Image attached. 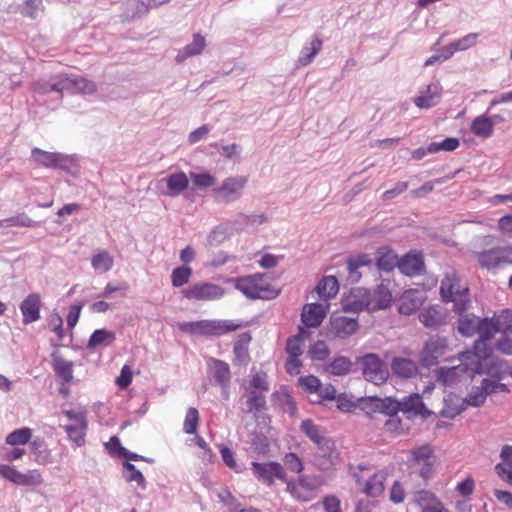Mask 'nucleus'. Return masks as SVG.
I'll use <instances>...</instances> for the list:
<instances>
[{"mask_svg":"<svg viewBox=\"0 0 512 512\" xmlns=\"http://www.w3.org/2000/svg\"><path fill=\"white\" fill-rule=\"evenodd\" d=\"M460 364L453 367H441L437 371V381L443 386H451L462 375L487 374L491 377L501 378V364H497L493 357H482L474 353H460Z\"/></svg>","mask_w":512,"mask_h":512,"instance_id":"f257e3e1","label":"nucleus"},{"mask_svg":"<svg viewBox=\"0 0 512 512\" xmlns=\"http://www.w3.org/2000/svg\"><path fill=\"white\" fill-rule=\"evenodd\" d=\"M69 91L71 93H81L83 95H92L96 91L94 82L85 77L78 75H59L52 79L47 85L38 84L35 86V102L43 103V95L47 94L50 97L48 108L54 110L62 99V92Z\"/></svg>","mask_w":512,"mask_h":512,"instance_id":"f03ea898","label":"nucleus"},{"mask_svg":"<svg viewBox=\"0 0 512 512\" xmlns=\"http://www.w3.org/2000/svg\"><path fill=\"white\" fill-rule=\"evenodd\" d=\"M510 323H512V312L508 310H503L500 315L494 318L483 319L480 327L475 330V333L478 334V339L475 340L474 349L463 353H474L481 357H492L490 354V347L487 342L490 341L498 332H503L504 327Z\"/></svg>","mask_w":512,"mask_h":512,"instance_id":"7ed1b4c3","label":"nucleus"},{"mask_svg":"<svg viewBox=\"0 0 512 512\" xmlns=\"http://www.w3.org/2000/svg\"><path fill=\"white\" fill-rule=\"evenodd\" d=\"M440 294L446 302L454 303V312L462 314L469 307V295L467 287L459 283L455 270H447L441 280Z\"/></svg>","mask_w":512,"mask_h":512,"instance_id":"20e7f679","label":"nucleus"},{"mask_svg":"<svg viewBox=\"0 0 512 512\" xmlns=\"http://www.w3.org/2000/svg\"><path fill=\"white\" fill-rule=\"evenodd\" d=\"M233 320H199L179 324L180 331L201 336H221L239 329Z\"/></svg>","mask_w":512,"mask_h":512,"instance_id":"39448f33","label":"nucleus"},{"mask_svg":"<svg viewBox=\"0 0 512 512\" xmlns=\"http://www.w3.org/2000/svg\"><path fill=\"white\" fill-rule=\"evenodd\" d=\"M235 288L246 298L252 300H266L275 297V294L270 290V286L264 281L261 274L237 278L235 280Z\"/></svg>","mask_w":512,"mask_h":512,"instance_id":"423d86ee","label":"nucleus"},{"mask_svg":"<svg viewBox=\"0 0 512 512\" xmlns=\"http://www.w3.org/2000/svg\"><path fill=\"white\" fill-rule=\"evenodd\" d=\"M67 424L62 426L67 437L76 447H82L85 443V432H87V414L84 409H69L64 411Z\"/></svg>","mask_w":512,"mask_h":512,"instance_id":"0eeeda50","label":"nucleus"},{"mask_svg":"<svg viewBox=\"0 0 512 512\" xmlns=\"http://www.w3.org/2000/svg\"><path fill=\"white\" fill-rule=\"evenodd\" d=\"M342 309L346 313H361L383 309L371 300V292L364 288H355L342 299Z\"/></svg>","mask_w":512,"mask_h":512,"instance_id":"6e6552de","label":"nucleus"},{"mask_svg":"<svg viewBox=\"0 0 512 512\" xmlns=\"http://www.w3.org/2000/svg\"><path fill=\"white\" fill-rule=\"evenodd\" d=\"M33 163H35L36 166L44 167L46 169L70 171L74 166V158L72 155L59 152H48L35 147L33 148Z\"/></svg>","mask_w":512,"mask_h":512,"instance_id":"1a4fd4ad","label":"nucleus"},{"mask_svg":"<svg viewBox=\"0 0 512 512\" xmlns=\"http://www.w3.org/2000/svg\"><path fill=\"white\" fill-rule=\"evenodd\" d=\"M247 177L230 176L221 185L215 188L216 200L222 203L230 204L238 201L242 197V191L247 185Z\"/></svg>","mask_w":512,"mask_h":512,"instance_id":"9d476101","label":"nucleus"},{"mask_svg":"<svg viewBox=\"0 0 512 512\" xmlns=\"http://www.w3.org/2000/svg\"><path fill=\"white\" fill-rule=\"evenodd\" d=\"M360 365H362V374L367 381L374 385H380L388 378V370L380 358L373 354H367L360 358Z\"/></svg>","mask_w":512,"mask_h":512,"instance_id":"9b49d317","label":"nucleus"},{"mask_svg":"<svg viewBox=\"0 0 512 512\" xmlns=\"http://www.w3.org/2000/svg\"><path fill=\"white\" fill-rule=\"evenodd\" d=\"M223 288L210 282H198L184 290L182 296L187 300L215 301L222 298Z\"/></svg>","mask_w":512,"mask_h":512,"instance_id":"f8f14e48","label":"nucleus"},{"mask_svg":"<svg viewBox=\"0 0 512 512\" xmlns=\"http://www.w3.org/2000/svg\"><path fill=\"white\" fill-rule=\"evenodd\" d=\"M478 263L487 269L512 264V248L511 246H502L484 250L478 254Z\"/></svg>","mask_w":512,"mask_h":512,"instance_id":"ddd939ff","label":"nucleus"},{"mask_svg":"<svg viewBox=\"0 0 512 512\" xmlns=\"http://www.w3.org/2000/svg\"><path fill=\"white\" fill-rule=\"evenodd\" d=\"M253 476L261 483L271 486L275 480L285 482L284 467L277 462H252Z\"/></svg>","mask_w":512,"mask_h":512,"instance_id":"4468645a","label":"nucleus"},{"mask_svg":"<svg viewBox=\"0 0 512 512\" xmlns=\"http://www.w3.org/2000/svg\"><path fill=\"white\" fill-rule=\"evenodd\" d=\"M447 348V340L441 337H434L427 340L423 350L420 353V361L423 367H431L438 364V361L444 356Z\"/></svg>","mask_w":512,"mask_h":512,"instance_id":"2eb2a0df","label":"nucleus"},{"mask_svg":"<svg viewBox=\"0 0 512 512\" xmlns=\"http://www.w3.org/2000/svg\"><path fill=\"white\" fill-rule=\"evenodd\" d=\"M358 329L356 318L342 316L337 313L330 318V334L333 338L345 340L352 336Z\"/></svg>","mask_w":512,"mask_h":512,"instance_id":"dca6fc26","label":"nucleus"},{"mask_svg":"<svg viewBox=\"0 0 512 512\" xmlns=\"http://www.w3.org/2000/svg\"><path fill=\"white\" fill-rule=\"evenodd\" d=\"M441 94V84L437 81L430 82L428 85L421 87L418 95L413 98V104L420 109H431L438 105Z\"/></svg>","mask_w":512,"mask_h":512,"instance_id":"f3484780","label":"nucleus"},{"mask_svg":"<svg viewBox=\"0 0 512 512\" xmlns=\"http://www.w3.org/2000/svg\"><path fill=\"white\" fill-rule=\"evenodd\" d=\"M207 373L213 385L227 390L230 385V367L220 359L210 358L207 362Z\"/></svg>","mask_w":512,"mask_h":512,"instance_id":"a211bd4d","label":"nucleus"},{"mask_svg":"<svg viewBox=\"0 0 512 512\" xmlns=\"http://www.w3.org/2000/svg\"><path fill=\"white\" fill-rule=\"evenodd\" d=\"M353 477L356 479L357 485L362 487V492L369 497H378L385 490L383 483H385L386 474L383 471H378L367 480H363L357 473H354Z\"/></svg>","mask_w":512,"mask_h":512,"instance_id":"6ab92c4d","label":"nucleus"},{"mask_svg":"<svg viewBox=\"0 0 512 512\" xmlns=\"http://www.w3.org/2000/svg\"><path fill=\"white\" fill-rule=\"evenodd\" d=\"M328 304L311 303L303 306L302 323L308 328H317L326 317Z\"/></svg>","mask_w":512,"mask_h":512,"instance_id":"aec40b11","label":"nucleus"},{"mask_svg":"<svg viewBox=\"0 0 512 512\" xmlns=\"http://www.w3.org/2000/svg\"><path fill=\"white\" fill-rule=\"evenodd\" d=\"M317 451L314 458H312V464L317 469L328 472L333 470L338 463V452L334 446H320L317 447Z\"/></svg>","mask_w":512,"mask_h":512,"instance_id":"412c9836","label":"nucleus"},{"mask_svg":"<svg viewBox=\"0 0 512 512\" xmlns=\"http://www.w3.org/2000/svg\"><path fill=\"white\" fill-rule=\"evenodd\" d=\"M165 184L166 190L162 194L169 197H176L188 188V177L183 172L172 173L160 179L159 186Z\"/></svg>","mask_w":512,"mask_h":512,"instance_id":"4be33fe9","label":"nucleus"},{"mask_svg":"<svg viewBox=\"0 0 512 512\" xmlns=\"http://www.w3.org/2000/svg\"><path fill=\"white\" fill-rule=\"evenodd\" d=\"M372 259L367 254H359L356 256H350L346 259V280L350 283H356L360 281L362 267H371Z\"/></svg>","mask_w":512,"mask_h":512,"instance_id":"5701e85b","label":"nucleus"},{"mask_svg":"<svg viewBox=\"0 0 512 512\" xmlns=\"http://www.w3.org/2000/svg\"><path fill=\"white\" fill-rule=\"evenodd\" d=\"M478 36L479 34L477 32H470L441 48V51H443V61L450 59L456 52H465L474 47Z\"/></svg>","mask_w":512,"mask_h":512,"instance_id":"b1692460","label":"nucleus"},{"mask_svg":"<svg viewBox=\"0 0 512 512\" xmlns=\"http://www.w3.org/2000/svg\"><path fill=\"white\" fill-rule=\"evenodd\" d=\"M424 302V296L418 290H408L402 293L398 302V311L401 315H410L419 309Z\"/></svg>","mask_w":512,"mask_h":512,"instance_id":"393cba45","label":"nucleus"},{"mask_svg":"<svg viewBox=\"0 0 512 512\" xmlns=\"http://www.w3.org/2000/svg\"><path fill=\"white\" fill-rule=\"evenodd\" d=\"M399 272L405 276H419L424 271V261L419 254H406L399 259L398 263Z\"/></svg>","mask_w":512,"mask_h":512,"instance_id":"a878e982","label":"nucleus"},{"mask_svg":"<svg viewBox=\"0 0 512 512\" xmlns=\"http://www.w3.org/2000/svg\"><path fill=\"white\" fill-rule=\"evenodd\" d=\"M52 358V369L56 377L61 379L62 383L68 384L73 379V362L66 360L59 352H50Z\"/></svg>","mask_w":512,"mask_h":512,"instance_id":"bb28decb","label":"nucleus"},{"mask_svg":"<svg viewBox=\"0 0 512 512\" xmlns=\"http://www.w3.org/2000/svg\"><path fill=\"white\" fill-rule=\"evenodd\" d=\"M205 45V37L200 33H195L193 34V40H191L189 44L185 45L184 48L177 51L176 59L174 60H176L177 64H182L188 58L200 55L205 49Z\"/></svg>","mask_w":512,"mask_h":512,"instance_id":"cd10ccee","label":"nucleus"},{"mask_svg":"<svg viewBox=\"0 0 512 512\" xmlns=\"http://www.w3.org/2000/svg\"><path fill=\"white\" fill-rule=\"evenodd\" d=\"M418 319H420V322L424 327L436 329L444 324L445 313L439 305L429 306L428 308L421 310L420 315H418Z\"/></svg>","mask_w":512,"mask_h":512,"instance_id":"c85d7f7f","label":"nucleus"},{"mask_svg":"<svg viewBox=\"0 0 512 512\" xmlns=\"http://www.w3.org/2000/svg\"><path fill=\"white\" fill-rule=\"evenodd\" d=\"M413 460L421 467V477L427 479L430 477L431 469L433 468V449L429 445L417 447L412 451Z\"/></svg>","mask_w":512,"mask_h":512,"instance_id":"c756f323","label":"nucleus"},{"mask_svg":"<svg viewBox=\"0 0 512 512\" xmlns=\"http://www.w3.org/2000/svg\"><path fill=\"white\" fill-rule=\"evenodd\" d=\"M401 405L402 413L406 414L407 417L413 416H425L428 414L427 409L422 402V397L419 394H412L399 402Z\"/></svg>","mask_w":512,"mask_h":512,"instance_id":"7c9ffc66","label":"nucleus"},{"mask_svg":"<svg viewBox=\"0 0 512 512\" xmlns=\"http://www.w3.org/2000/svg\"><path fill=\"white\" fill-rule=\"evenodd\" d=\"M300 429H302L303 434H305L306 437L312 441V443L316 444L317 447L334 446V442L331 439L323 436V434L320 432V428H318V426L314 424L312 420H303Z\"/></svg>","mask_w":512,"mask_h":512,"instance_id":"2f4dec72","label":"nucleus"},{"mask_svg":"<svg viewBox=\"0 0 512 512\" xmlns=\"http://www.w3.org/2000/svg\"><path fill=\"white\" fill-rule=\"evenodd\" d=\"M392 372L399 378L409 379L417 374V366L409 358L395 357L392 361Z\"/></svg>","mask_w":512,"mask_h":512,"instance_id":"473e14b6","label":"nucleus"},{"mask_svg":"<svg viewBox=\"0 0 512 512\" xmlns=\"http://www.w3.org/2000/svg\"><path fill=\"white\" fill-rule=\"evenodd\" d=\"M493 126H495V124L487 118V114H482L472 120L471 127L469 128H471L472 135L481 139H488L492 137Z\"/></svg>","mask_w":512,"mask_h":512,"instance_id":"72a5a7b5","label":"nucleus"},{"mask_svg":"<svg viewBox=\"0 0 512 512\" xmlns=\"http://www.w3.org/2000/svg\"><path fill=\"white\" fill-rule=\"evenodd\" d=\"M264 222L265 216L263 214H240L233 220L230 229L234 231L248 230L250 227H256V225L264 224Z\"/></svg>","mask_w":512,"mask_h":512,"instance_id":"f704fd0d","label":"nucleus"},{"mask_svg":"<svg viewBox=\"0 0 512 512\" xmlns=\"http://www.w3.org/2000/svg\"><path fill=\"white\" fill-rule=\"evenodd\" d=\"M115 341V333L105 328L95 330L89 337L87 348L90 350L97 347H108Z\"/></svg>","mask_w":512,"mask_h":512,"instance_id":"c9c22d12","label":"nucleus"},{"mask_svg":"<svg viewBox=\"0 0 512 512\" xmlns=\"http://www.w3.org/2000/svg\"><path fill=\"white\" fill-rule=\"evenodd\" d=\"M316 289L321 299L328 301L334 298L338 293L337 278L332 275L323 277L319 284H317Z\"/></svg>","mask_w":512,"mask_h":512,"instance_id":"e433bc0d","label":"nucleus"},{"mask_svg":"<svg viewBox=\"0 0 512 512\" xmlns=\"http://www.w3.org/2000/svg\"><path fill=\"white\" fill-rule=\"evenodd\" d=\"M321 50V40L317 37L311 38L308 44L303 46L302 51H300V56H298V64L300 66H307L312 63V60Z\"/></svg>","mask_w":512,"mask_h":512,"instance_id":"4c0bfd02","label":"nucleus"},{"mask_svg":"<svg viewBox=\"0 0 512 512\" xmlns=\"http://www.w3.org/2000/svg\"><path fill=\"white\" fill-rule=\"evenodd\" d=\"M399 260L400 259L397 258L392 250L379 248L376 266H378V269L381 271L390 272L397 266Z\"/></svg>","mask_w":512,"mask_h":512,"instance_id":"58836bf2","label":"nucleus"},{"mask_svg":"<svg viewBox=\"0 0 512 512\" xmlns=\"http://www.w3.org/2000/svg\"><path fill=\"white\" fill-rule=\"evenodd\" d=\"M149 12V8L144 6L143 2L137 0H128L123 4L122 18L125 21L142 17Z\"/></svg>","mask_w":512,"mask_h":512,"instance_id":"ea45409f","label":"nucleus"},{"mask_svg":"<svg viewBox=\"0 0 512 512\" xmlns=\"http://www.w3.org/2000/svg\"><path fill=\"white\" fill-rule=\"evenodd\" d=\"M90 265H92V268L99 274L107 273L113 267V257L109 252L101 250L92 256Z\"/></svg>","mask_w":512,"mask_h":512,"instance_id":"a19ab883","label":"nucleus"},{"mask_svg":"<svg viewBox=\"0 0 512 512\" xmlns=\"http://www.w3.org/2000/svg\"><path fill=\"white\" fill-rule=\"evenodd\" d=\"M251 337L248 333L239 335L235 345H233V354H235L236 362L239 365H246L248 362V343H250Z\"/></svg>","mask_w":512,"mask_h":512,"instance_id":"79ce46f5","label":"nucleus"},{"mask_svg":"<svg viewBox=\"0 0 512 512\" xmlns=\"http://www.w3.org/2000/svg\"><path fill=\"white\" fill-rule=\"evenodd\" d=\"M473 314L463 315L458 319V333L463 336L469 337L475 334L476 328L481 325V321Z\"/></svg>","mask_w":512,"mask_h":512,"instance_id":"37998d69","label":"nucleus"},{"mask_svg":"<svg viewBox=\"0 0 512 512\" xmlns=\"http://www.w3.org/2000/svg\"><path fill=\"white\" fill-rule=\"evenodd\" d=\"M349 371H351V361L344 356H338L326 364V372L333 376L346 375Z\"/></svg>","mask_w":512,"mask_h":512,"instance_id":"c03bdc74","label":"nucleus"},{"mask_svg":"<svg viewBox=\"0 0 512 512\" xmlns=\"http://www.w3.org/2000/svg\"><path fill=\"white\" fill-rule=\"evenodd\" d=\"M491 394L493 393L480 386L472 387L468 396L464 398V404L469 407H479L483 405L484 401H486V397Z\"/></svg>","mask_w":512,"mask_h":512,"instance_id":"a18cd8bd","label":"nucleus"},{"mask_svg":"<svg viewBox=\"0 0 512 512\" xmlns=\"http://www.w3.org/2000/svg\"><path fill=\"white\" fill-rule=\"evenodd\" d=\"M0 476L16 485H26L29 480L26 474H21L13 467L5 464H0Z\"/></svg>","mask_w":512,"mask_h":512,"instance_id":"49530a36","label":"nucleus"},{"mask_svg":"<svg viewBox=\"0 0 512 512\" xmlns=\"http://www.w3.org/2000/svg\"><path fill=\"white\" fill-rule=\"evenodd\" d=\"M31 439V430L28 428L16 429L5 438L7 445L11 447H19L25 445Z\"/></svg>","mask_w":512,"mask_h":512,"instance_id":"de8ad7c7","label":"nucleus"},{"mask_svg":"<svg viewBox=\"0 0 512 512\" xmlns=\"http://www.w3.org/2000/svg\"><path fill=\"white\" fill-rule=\"evenodd\" d=\"M192 270L189 266H179L173 269L171 272V285L175 288H179L188 283L191 278Z\"/></svg>","mask_w":512,"mask_h":512,"instance_id":"09e8293b","label":"nucleus"},{"mask_svg":"<svg viewBox=\"0 0 512 512\" xmlns=\"http://www.w3.org/2000/svg\"><path fill=\"white\" fill-rule=\"evenodd\" d=\"M247 412L249 413H259L264 410L265 407V397L261 392H257L255 390L249 391V397H247Z\"/></svg>","mask_w":512,"mask_h":512,"instance_id":"8fccbe9b","label":"nucleus"},{"mask_svg":"<svg viewBox=\"0 0 512 512\" xmlns=\"http://www.w3.org/2000/svg\"><path fill=\"white\" fill-rule=\"evenodd\" d=\"M123 468H125V479L128 483L137 484L138 488L145 490L146 489V480H144L143 474L136 469V467L128 462L123 464Z\"/></svg>","mask_w":512,"mask_h":512,"instance_id":"3c124183","label":"nucleus"},{"mask_svg":"<svg viewBox=\"0 0 512 512\" xmlns=\"http://www.w3.org/2000/svg\"><path fill=\"white\" fill-rule=\"evenodd\" d=\"M378 405L381 407L379 408V413L387 417H394L399 411L402 412L399 401L392 397L382 399L381 402H378Z\"/></svg>","mask_w":512,"mask_h":512,"instance_id":"603ef678","label":"nucleus"},{"mask_svg":"<svg viewBox=\"0 0 512 512\" xmlns=\"http://www.w3.org/2000/svg\"><path fill=\"white\" fill-rule=\"evenodd\" d=\"M371 300L381 306L382 309H385L391 303V292H389L384 284H381L376 290L371 292Z\"/></svg>","mask_w":512,"mask_h":512,"instance_id":"864d4df0","label":"nucleus"},{"mask_svg":"<svg viewBox=\"0 0 512 512\" xmlns=\"http://www.w3.org/2000/svg\"><path fill=\"white\" fill-rule=\"evenodd\" d=\"M459 146V141L456 138H446L443 141L440 142H432L429 145H427V148H429L430 153H437L440 151H453L457 149Z\"/></svg>","mask_w":512,"mask_h":512,"instance_id":"5fc2aeb1","label":"nucleus"},{"mask_svg":"<svg viewBox=\"0 0 512 512\" xmlns=\"http://www.w3.org/2000/svg\"><path fill=\"white\" fill-rule=\"evenodd\" d=\"M197 423H199V412L195 408H188L184 420L185 434L195 433V430L197 429Z\"/></svg>","mask_w":512,"mask_h":512,"instance_id":"6e6d98bb","label":"nucleus"},{"mask_svg":"<svg viewBox=\"0 0 512 512\" xmlns=\"http://www.w3.org/2000/svg\"><path fill=\"white\" fill-rule=\"evenodd\" d=\"M84 307L83 301H76L69 308V313H67V327L72 331L76 326L77 321L79 320V316L81 315V310Z\"/></svg>","mask_w":512,"mask_h":512,"instance_id":"4d7b16f0","label":"nucleus"},{"mask_svg":"<svg viewBox=\"0 0 512 512\" xmlns=\"http://www.w3.org/2000/svg\"><path fill=\"white\" fill-rule=\"evenodd\" d=\"M191 181L194 186L205 189L214 186L216 184V178L209 173L191 174Z\"/></svg>","mask_w":512,"mask_h":512,"instance_id":"13d9d810","label":"nucleus"},{"mask_svg":"<svg viewBox=\"0 0 512 512\" xmlns=\"http://www.w3.org/2000/svg\"><path fill=\"white\" fill-rule=\"evenodd\" d=\"M284 467L288 468L289 471L299 474L303 471V463L295 453H288L283 458Z\"/></svg>","mask_w":512,"mask_h":512,"instance_id":"bf43d9fd","label":"nucleus"},{"mask_svg":"<svg viewBox=\"0 0 512 512\" xmlns=\"http://www.w3.org/2000/svg\"><path fill=\"white\" fill-rule=\"evenodd\" d=\"M501 378L491 377V378H483L482 384L480 387L489 390L491 393L497 392H507L506 384L500 383Z\"/></svg>","mask_w":512,"mask_h":512,"instance_id":"052dcab7","label":"nucleus"},{"mask_svg":"<svg viewBox=\"0 0 512 512\" xmlns=\"http://www.w3.org/2000/svg\"><path fill=\"white\" fill-rule=\"evenodd\" d=\"M298 385H300V387L304 388L309 393L317 392L318 389L323 387L320 380L314 375L298 378Z\"/></svg>","mask_w":512,"mask_h":512,"instance_id":"680f3d73","label":"nucleus"},{"mask_svg":"<svg viewBox=\"0 0 512 512\" xmlns=\"http://www.w3.org/2000/svg\"><path fill=\"white\" fill-rule=\"evenodd\" d=\"M250 390H255L261 393L267 392V375L263 372L255 373V375L252 376V380H250Z\"/></svg>","mask_w":512,"mask_h":512,"instance_id":"e2e57ef3","label":"nucleus"},{"mask_svg":"<svg viewBox=\"0 0 512 512\" xmlns=\"http://www.w3.org/2000/svg\"><path fill=\"white\" fill-rule=\"evenodd\" d=\"M322 506L325 512H341V502L334 494H327L322 498Z\"/></svg>","mask_w":512,"mask_h":512,"instance_id":"0e129e2a","label":"nucleus"},{"mask_svg":"<svg viewBox=\"0 0 512 512\" xmlns=\"http://www.w3.org/2000/svg\"><path fill=\"white\" fill-rule=\"evenodd\" d=\"M329 354V349L323 341H318L316 344L312 345L311 349H309V356L311 359L321 361L327 357Z\"/></svg>","mask_w":512,"mask_h":512,"instance_id":"69168bd1","label":"nucleus"},{"mask_svg":"<svg viewBox=\"0 0 512 512\" xmlns=\"http://www.w3.org/2000/svg\"><path fill=\"white\" fill-rule=\"evenodd\" d=\"M497 475L512 486V462H501L496 466Z\"/></svg>","mask_w":512,"mask_h":512,"instance_id":"338daca9","label":"nucleus"},{"mask_svg":"<svg viewBox=\"0 0 512 512\" xmlns=\"http://www.w3.org/2000/svg\"><path fill=\"white\" fill-rule=\"evenodd\" d=\"M33 450H35V461L39 463L48 462L49 453L42 442L35 440V442H33Z\"/></svg>","mask_w":512,"mask_h":512,"instance_id":"774afa93","label":"nucleus"}]
</instances>
